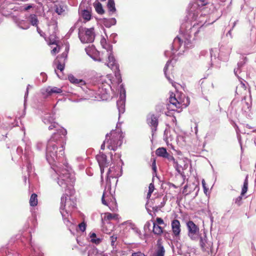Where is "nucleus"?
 Here are the masks:
<instances>
[{
    "label": "nucleus",
    "instance_id": "obj_3",
    "mask_svg": "<svg viewBox=\"0 0 256 256\" xmlns=\"http://www.w3.org/2000/svg\"><path fill=\"white\" fill-rule=\"evenodd\" d=\"M58 148L54 143L52 142L51 141H48L46 148L47 158L48 160L51 158V160L54 161L58 157L64 156V151L63 146L59 148L58 151Z\"/></svg>",
    "mask_w": 256,
    "mask_h": 256
},
{
    "label": "nucleus",
    "instance_id": "obj_33",
    "mask_svg": "<svg viewBox=\"0 0 256 256\" xmlns=\"http://www.w3.org/2000/svg\"><path fill=\"white\" fill-rule=\"evenodd\" d=\"M108 196L106 195V192H104L102 198V202L103 204L108 206Z\"/></svg>",
    "mask_w": 256,
    "mask_h": 256
},
{
    "label": "nucleus",
    "instance_id": "obj_52",
    "mask_svg": "<svg viewBox=\"0 0 256 256\" xmlns=\"http://www.w3.org/2000/svg\"><path fill=\"white\" fill-rule=\"evenodd\" d=\"M111 170H112V169H111V168H110L108 169V173H109V174L110 173V171H111Z\"/></svg>",
    "mask_w": 256,
    "mask_h": 256
},
{
    "label": "nucleus",
    "instance_id": "obj_39",
    "mask_svg": "<svg viewBox=\"0 0 256 256\" xmlns=\"http://www.w3.org/2000/svg\"><path fill=\"white\" fill-rule=\"evenodd\" d=\"M58 126V125L57 123L54 122L50 124V125L48 126L49 130H52L54 128H57Z\"/></svg>",
    "mask_w": 256,
    "mask_h": 256
},
{
    "label": "nucleus",
    "instance_id": "obj_2",
    "mask_svg": "<svg viewBox=\"0 0 256 256\" xmlns=\"http://www.w3.org/2000/svg\"><path fill=\"white\" fill-rule=\"evenodd\" d=\"M123 138L124 136L120 130H112L109 134L106 135L105 142L106 143L107 148L116 151L118 148L122 146Z\"/></svg>",
    "mask_w": 256,
    "mask_h": 256
},
{
    "label": "nucleus",
    "instance_id": "obj_21",
    "mask_svg": "<svg viewBox=\"0 0 256 256\" xmlns=\"http://www.w3.org/2000/svg\"><path fill=\"white\" fill-rule=\"evenodd\" d=\"M118 214H111L106 212L104 214V219L106 220H118Z\"/></svg>",
    "mask_w": 256,
    "mask_h": 256
},
{
    "label": "nucleus",
    "instance_id": "obj_5",
    "mask_svg": "<svg viewBox=\"0 0 256 256\" xmlns=\"http://www.w3.org/2000/svg\"><path fill=\"white\" fill-rule=\"evenodd\" d=\"M188 230V236L192 240H197L199 233L200 228L192 221L189 220L186 223Z\"/></svg>",
    "mask_w": 256,
    "mask_h": 256
},
{
    "label": "nucleus",
    "instance_id": "obj_35",
    "mask_svg": "<svg viewBox=\"0 0 256 256\" xmlns=\"http://www.w3.org/2000/svg\"><path fill=\"white\" fill-rule=\"evenodd\" d=\"M164 207V203L161 202V204L160 205H154V206H152V210L153 212L156 213L158 212L162 208Z\"/></svg>",
    "mask_w": 256,
    "mask_h": 256
},
{
    "label": "nucleus",
    "instance_id": "obj_11",
    "mask_svg": "<svg viewBox=\"0 0 256 256\" xmlns=\"http://www.w3.org/2000/svg\"><path fill=\"white\" fill-rule=\"evenodd\" d=\"M56 132H54L50 139L48 141H51L52 142H56L59 140L61 138V136H64L66 134V131L63 128L56 129Z\"/></svg>",
    "mask_w": 256,
    "mask_h": 256
},
{
    "label": "nucleus",
    "instance_id": "obj_43",
    "mask_svg": "<svg viewBox=\"0 0 256 256\" xmlns=\"http://www.w3.org/2000/svg\"><path fill=\"white\" fill-rule=\"evenodd\" d=\"M60 47L58 46H56L54 48L52 51H51V53L52 54H56V53H58L59 52H60Z\"/></svg>",
    "mask_w": 256,
    "mask_h": 256
},
{
    "label": "nucleus",
    "instance_id": "obj_25",
    "mask_svg": "<svg viewBox=\"0 0 256 256\" xmlns=\"http://www.w3.org/2000/svg\"><path fill=\"white\" fill-rule=\"evenodd\" d=\"M30 204L32 206H35L38 204V196L36 194H32L30 199Z\"/></svg>",
    "mask_w": 256,
    "mask_h": 256
},
{
    "label": "nucleus",
    "instance_id": "obj_16",
    "mask_svg": "<svg viewBox=\"0 0 256 256\" xmlns=\"http://www.w3.org/2000/svg\"><path fill=\"white\" fill-rule=\"evenodd\" d=\"M46 92L48 95L50 96L53 94H60L62 92V90L60 88L56 86H48L46 89Z\"/></svg>",
    "mask_w": 256,
    "mask_h": 256
},
{
    "label": "nucleus",
    "instance_id": "obj_4",
    "mask_svg": "<svg viewBox=\"0 0 256 256\" xmlns=\"http://www.w3.org/2000/svg\"><path fill=\"white\" fill-rule=\"evenodd\" d=\"M78 38L84 44L90 43L94 42L95 38L94 28H88L80 26L78 28Z\"/></svg>",
    "mask_w": 256,
    "mask_h": 256
},
{
    "label": "nucleus",
    "instance_id": "obj_19",
    "mask_svg": "<svg viewBox=\"0 0 256 256\" xmlns=\"http://www.w3.org/2000/svg\"><path fill=\"white\" fill-rule=\"evenodd\" d=\"M168 152L166 148L162 147L158 148L156 151V154L160 157L165 158Z\"/></svg>",
    "mask_w": 256,
    "mask_h": 256
},
{
    "label": "nucleus",
    "instance_id": "obj_32",
    "mask_svg": "<svg viewBox=\"0 0 256 256\" xmlns=\"http://www.w3.org/2000/svg\"><path fill=\"white\" fill-rule=\"evenodd\" d=\"M154 186L153 183H150L148 186V192L147 194V198L149 199L152 195V194L154 190Z\"/></svg>",
    "mask_w": 256,
    "mask_h": 256
},
{
    "label": "nucleus",
    "instance_id": "obj_24",
    "mask_svg": "<svg viewBox=\"0 0 256 256\" xmlns=\"http://www.w3.org/2000/svg\"><path fill=\"white\" fill-rule=\"evenodd\" d=\"M29 20L32 26H38V20L36 15L34 14H30L29 16Z\"/></svg>",
    "mask_w": 256,
    "mask_h": 256
},
{
    "label": "nucleus",
    "instance_id": "obj_41",
    "mask_svg": "<svg viewBox=\"0 0 256 256\" xmlns=\"http://www.w3.org/2000/svg\"><path fill=\"white\" fill-rule=\"evenodd\" d=\"M110 239L111 241V244L112 246H114V245L115 242L117 240V236H116L113 235L110 236Z\"/></svg>",
    "mask_w": 256,
    "mask_h": 256
},
{
    "label": "nucleus",
    "instance_id": "obj_47",
    "mask_svg": "<svg viewBox=\"0 0 256 256\" xmlns=\"http://www.w3.org/2000/svg\"><path fill=\"white\" fill-rule=\"evenodd\" d=\"M167 69H168V66H167V65H166L164 68V74H165V75H166V77L167 78L168 80H170V76H168Z\"/></svg>",
    "mask_w": 256,
    "mask_h": 256
},
{
    "label": "nucleus",
    "instance_id": "obj_30",
    "mask_svg": "<svg viewBox=\"0 0 256 256\" xmlns=\"http://www.w3.org/2000/svg\"><path fill=\"white\" fill-rule=\"evenodd\" d=\"M69 50L68 47L66 48L65 52H62L60 55H59L57 56L56 58L58 59H64V60L66 62L67 56H68V54Z\"/></svg>",
    "mask_w": 256,
    "mask_h": 256
},
{
    "label": "nucleus",
    "instance_id": "obj_18",
    "mask_svg": "<svg viewBox=\"0 0 256 256\" xmlns=\"http://www.w3.org/2000/svg\"><path fill=\"white\" fill-rule=\"evenodd\" d=\"M152 232L154 234L160 236L163 233L164 230L162 226L157 224L156 222H153Z\"/></svg>",
    "mask_w": 256,
    "mask_h": 256
},
{
    "label": "nucleus",
    "instance_id": "obj_49",
    "mask_svg": "<svg viewBox=\"0 0 256 256\" xmlns=\"http://www.w3.org/2000/svg\"><path fill=\"white\" fill-rule=\"evenodd\" d=\"M32 5H28L27 6L25 7L24 10L26 11L29 10L30 8H32Z\"/></svg>",
    "mask_w": 256,
    "mask_h": 256
},
{
    "label": "nucleus",
    "instance_id": "obj_6",
    "mask_svg": "<svg viewBox=\"0 0 256 256\" xmlns=\"http://www.w3.org/2000/svg\"><path fill=\"white\" fill-rule=\"evenodd\" d=\"M146 122L151 128L152 132L154 133L156 131L158 124V116L150 113L147 116Z\"/></svg>",
    "mask_w": 256,
    "mask_h": 256
},
{
    "label": "nucleus",
    "instance_id": "obj_28",
    "mask_svg": "<svg viewBox=\"0 0 256 256\" xmlns=\"http://www.w3.org/2000/svg\"><path fill=\"white\" fill-rule=\"evenodd\" d=\"M108 8L110 12H114L116 9L115 8V4L114 0H108Z\"/></svg>",
    "mask_w": 256,
    "mask_h": 256
},
{
    "label": "nucleus",
    "instance_id": "obj_37",
    "mask_svg": "<svg viewBox=\"0 0 256 256\" xmlns=\"http://www.w3.org/2000/svg\"><path fill=\"white\" fill-rule=\"evenodd\" d=\"M79 228L80 230L84 232L86 230V224L84 222H82L78 224Z\"/></svg>",
    "mask_w": 256,
    "mask_h": 256
},
{
    "label": "nucleus",
    "instance_id": "obj_27",
    "mask_svg": "<svg viewBox=\"0 0 256 256\" xmlns=\"http://www.w3.org/2000/svg\"><path fill=\"white\" fill-rule=\"evenodd\" d=\"M248 177H246L244 182L243 184V186L242 189V192L240 194L242 196H244L246 192L248 191Z\"/></svg>",
    "mask_w": 256,
    "mask_h": 256
},
{
    "label": "nucleus",
    "instance_id": "obj_44",
    "mask_svg": "<svg viewBox=\"0 0 256 256\" xmlns=\"http://www.w3.org/2000/svg\"><path fill=\"white\" fill-rule=\"evenodd\" d=\"M155 222L158 225H160L164 224V220L161 218H157Z\"/></svg>",
    "mask_w": 256,
    "mask_h": 256
},
{
    "label": "nucleus",
    "instance_id": "obj_20",
    "mask_svg": "<svg viewBox=\"0 0 256 256\" xmlns=\"http://www.w3.org/2000/svg\"><path fill=\"white\" fill-rule=\"evenodd\" d=\"M166 200L164 197L162 198V196H157L153 200V204L154 205H160L161 204V202L164 203V206L166 203Z\"/></svg>",
    "mask_w": 256,
    "mask_h": 256
},
{
    "label": "nucleus",
    "instance_id": "obj_51",
    "mask_svg": "<svg viewBox=\"0 0 256 256\" xmlns=\"http://www.w3.org/2000/svg\"><path fill=\"white\" fill-rule=\"evenodd\" d=\"M152 169L153 170L156 172V162L155 161L154 162L152 163Z\"/></svg>",
    "mask_w": 256,
    "mask_h": 256
},
{
    "label": "nucleus",
    "instance_id": "obj_22",
    "mask_svg": "<svg viewBox=\"0 0 256 256\" xmlns=\"http://www.w3.org/2000/svg\"><path fill=\"white\" fill-rule=\"evenodd\" d=\"M94 6L96 10V11L100 14H102L104 12V10L103 9L102 4L100 2L94 3Z\"/></svg>",
    "mask_w": 256,
    "mask_h": 256
},
{
    "label": "nucleus",
    "instance_id": "obj_38",
    "mask_svg": "<svg viewBox=\"0 0 256 256\" xmlns=\"http://www.w3.org/2000/svg\"><path fill=\"white\" fill-rule=\"evenodd\" d=\"M200 244L201 248L203 250H204L205 247H206L205 240H203V238L202 236L200 238Z\"/></svg>",
    "mask_w": 256,
    "mask_h": 256
},
{
    "label": "nucleus",
    "instance_id": "obj_54",
    "mask_svg": "<svg viewBox=\"0 0 256 256\" xmlns=\"http://www.w3.org/2000/svg\"><path fill=\"white\" fill-rule=\"evenodd\" d=\"M244 60H247V58H246V57H245V58H244Z\"/></svg>",
    "mask_w": 256,
    "mask_h": 256
},
{
    "label": "nucleus",
    "instance_id": "obj_12",
    "mask_svg": "<svg viewBox=\"0 0 256 256\" xmlns=\"http://www.w3.org/2000/svg\"><path fill=\"white\" fill-rule=\"evenodd\" d=\"M165 252V250L162 244V238H159L157 240L156 248L152 256H164Z\"/></svg>",
    "mask_w": 256,
    "mask_h": 256
},
{
    "label": "nucleus",
    "instance_id": "obj_23",
    "mask_svg": "<svg viewBox=\"0 0 256 256\" xmlns=\"http://www.w3.org/2000/svg\"><path fill=\"white\" fill-rule=\"evenodd\" d=\"M66 8V6L60 4H56L54 6V10L56 14L58 15H60L64 12Z\"/></svg>",
    "mask_w": 256,
    "mask_h": 256
},
{
    "label": "nucleus",
    "instance_id": "obj_42",
    "mask_svg": "<svg viewBox=\"0 0 256 256\" xmlns=\"http://www.w3.org/2000/svg\"><path fill=\"white\" fill-rule=\"evenodd\" d=\"M182 40L180 39V38L178 37V36H176V38H175L174 39V43L175 44H176V43H178V44L179 46H180L182 44Z\"/></svg>",
    "mask_w": 256,
    "mask_h": 256
},
{
    "label": "nucleus",
    "instance_id": "obj_29",
    "mask_svg": "<svg viewBox=\"0 0 256 256\" xmlns=\"http://www.w3.org/2000/svg\"><path fill=\"white\" fill-rule=\"evenodd\" d=\"M96 235L94 232L90 233V238H91V242L96 244H99L101 240L100 238H96Z\"/></svg>",
    "mask_w": 256,
    "mask_h": 256
},
{
    "label": "nucleus",
    "instance_id": "obj_26",
    "mask_svg": "<svg viewBox=\"0 0 256 256\" xmlns=\"http://www.w3.org/2000/svg\"><path fill=\"white\" fill-rule=\"evenodd\" d=\"M100 44L102 47L106 50L107 52L112 50V46L107 44L106 40L104 38H102L100 40Z\"/></svg>",
    "mask_w": 256,
    "mask_h": 256
},
{
    "label": "nucleus",
    "instance_id": "obj_14",
    "mask_svg": "<svg viewBox=\"0 0 256 256\" xmlns=\"http://www.w3.org/2000/svg\"><path fill=\"white\" fill-rule=\"evenodd\" d=\"M54 64L56 66L57 70L62 72L64 69L66 62L64 59H58L56 58L54 61Z\"/></svg>",
    "mask_w": 256,
    "mask_h": 256
},
{
    "label": "nucleus",
    "instance_id": "obj_13",
    "mask_svg": "<svg viewBox=\"0 0 256 256\" xmlns=\"http://www.w3.org/2000/svg\"><path fill=\"white\" fill-rule=\"evenodd\" d=\"M70 174L67 170H64L63 173H61L59 175L58 183L62 184L63 182L66 184H68L70 182Z\"/></svg>",
    "mask_w": 256,
    "mask_h": 256
},
{
    "label": "nucleus",
    "instance_id": "obj_34",
    "mask_svg": "<svg viewBox=\"0 0 256 256\" xmlns=\"http://www.w3.org/2000/svg\"><path fill=\"white\" fill-rule=\"evenodd\" d=\"M242 196H242L241 194L238 196V197H237L235 200H234V204L240 206L242 204Z\"/></svg>",
    "mask_w": 256,
    "mask_h": 256
},
{
    "label": "nucleus",
    "instance_id": "obj_36",
    "mask_svg": "<svg viewBox=\"0 0 256 256\" xmlns=\"http://www.w3.org/2000/svg\"><path fill=\"white\" fill-rule=\"evenodd\" d=\"M173 166L176 168V170L179 172L180 171V170L184 169L182 168V166L179 164L178 162L177 161H176L173 164Z\"/></svg>",
    "mask_w": 256,
    "mask_h": 256
},
{
    "label": "nucleus",
    "instance_id": "obj_15",
    "mask_svg": "<svg viewBox=\"0 0 256 256\" xmlns=\"http://www.w3.org/2000/svg\"><path fill=\"white\" fill-rule=\"evenodd\" d=\"M68 78L70 82L72 84H78L80 86H82L86 84V82L84 80L82 79L76 78L72 74L69 75Z\"/></svg>",
    "mask_w": 256,
    "mask_h": 256
},
{
    "label": "nucleus",
    "instance_id": "obj_50",
    "mask_svg": "<svg viewBox=\"0 0 256 256\" xmlns=\"http://www.w3.org/2000/svg\"><path fill=\"white\" fill-rule=\"evenodd\" d=\"M106 145V143L105 142V140L103 144L101 146V150H104L105 148V145Z\"/></svg>",
    "mask_w": 256,
    "mask_h": 256
},
{
    "label": "nucleus",
    "instance_id": "obj_53",
    "mask_svg": "<svg viewBox=\"0 0 256 256\" xmlns=\"http://www.w3.org/2000/svg\"><path fill=\"white\" fill-rule=\"evenodd\" d=\"M187 186H185L184 188V190H185Z\"/></svg>",
    "mask_w": 256,
    "mask_h": 256
},
{
    "label": "nucleus",
    "instance_id": "obj_7",
    "mask_svg": "<svg viewBox=\"0 0 256 256\" xmlns=\"http://www.w3.org/2000/svg\"><path fill=\"white\" fill-rule=\"evenodd\" d=\"M171 228L174 236L179 237L181 232V225L180 222L176 219L172 220L171 222Z\"/></svg>",
    "mask_w": 256,
    "mask_h": 256
},
{
    "label": "nucleus",
    "instance_id": "obj_48",
    "mask_svg": "<svg viewBox=\"0 0 256 256\" xmlns=\"http://www.w3.org/2000/svg\"><path fill=\"white\" fill-rule=\"evenodd\" d=\"M36 30H37V32H38V34H40L41 36H43V34H44L42 30L40 29V28L38 27V26H36Z\"/></svg>",
    "mask_w": 256,
    "mask_h": 256
},
{
    "label": "nucleus",
    "instance_id": "obj_17",
    "mask_svg": "<svg viewBox=\"0 0 256 256\" xmlns=\"http://www.w3.org/2000/svg\"><path fill=\"white\" fill-rule=\"evenodd\" d=\"M108 62L107 64V66L112 69L114 68V66H115L116 68L117 66L115 62L114 58L112 54V50L108 51Z\"/></svg>",
    "mask_w": 256,
    "mask_h": 256
},
{
    "label": "nucleus",
    "instance_id": "obj_40",
    "mask_svg": "<svg viewBox=\"0 0 256 256\" xmlns=\"http://www.w3.org/2000/svg\"><path fill=\"white\" fill-rule=\"evenodd\" d=\"M164 158H166L168 160H169L170 161H172L173 164L176 162L174 157L170 155L168 153L166 155V156Z\"/></svg>",
    "mask_w": 256,
    "mask_h": 256
},
{
    "label": "nucleus",
    "instance_id": "obj_31",
    "mask_svg": "<svg viewBox=\"0 0 256 256\" xmlns=\"http://www.w3.org/2000/svg\"><path fill=\"white\" fill-rule=\"evenodd\" d=\"M82 18L86 20H89L91 18V14L88 10H84L82 12Z\"/></svg>",
    "mask_w": 256,
    "mask_h": 256
},
{
    "label": "nucleus",
    "instance_id": "obj_9",
    "mask_svg": "<svg viewBox=\"0 0 256 256\" xmlns=\"http://www.w3.org/2000/svg\"><path fill=\"white\" fill-rule=\"evenodd\" d=\"M74 192V190L72 188H70L68 190H66L65 194L61 198V202L62 204L66 206L67 200H75L76 198L73 196Z\"/></svg>",
    "mask_w": 256,
    "mask_h": 256
},
{
    "label": "nucleus",
    "instance_id": "obj_56",
    "mask_svg": "<svg viewBox=\"0 0 256 256\" xmlns=\"http://www.w3.org/2000/svg\"><path fill=\"white\" fill-rule=\"evenodd\" d=\"M41 256H42V255Z\"/></svg>",
    "mask_w": 256,
    "mask_h": 256
},
{
    "label": "nucleus",
    "instance_id": "obj_8",
    "mask_svg": "<svg viewBox=\"0 0 256 256\" xmlns=\"http://www.w3.org/2000/svg\"><path fill=\"white\" fill-rule=\"evenodd\" d=\"M96 158L99 164L101 172L103 173L104 168L108 167L109 166V162L106 160V156L104 154H102L97 155Z\"/></svg>",
    "mask_w": 256,
    "mask_h": 256
},
{
    "label": "nucleus",
    "instance_id": "obj_10",
    "mask_svg": "<svg viewBox=\"0 0 256 256\" xmlns=\"http://www.w3.org/2000/svg\"><path fill=\"white\" fill-rule=\"evenodd\" d=\"M100 86H101L98 87V90L96 93L98 96H96L95 98H100L102 100H106L109 98L108 91L106 88L104 89L103 88L102 84H101Z\"/></svg>",
    "mask_w": 256,
    "mask_h": 256
},
{
    "label": "nucleus",
    "instance_id": "obj_55",
    "mask_svg": "<svg viewBox=\"0 0 256 256\" xmlns=\"http://www.w3.org/2000/svg\"><path fill=\"white\" fill-rule=\"evenodd\" d=\"M202 2H204V0H200Z\"/></svg>",
    "mask_w": 256,
    "mask_h": 256
},
{
    "label": "nucleus",
    "instance_id": "obj_46",
    "mask_svg": "<svg viewBox=\"0 0 256 256\" xmlns=\"http://www.w3.org/2000/svg\"><path fill=\"white\" fill-rule=\"evenodd\" d=\"M131 256H146V255L140 252H138L132 253Z\"/></svg>",
    "mask_w": 256,
    "mask_h": 256
},
{
    "label": "nucleus",
    "instance_id": "obj_1",
    "mask_svg": "<svg viewBox=\"0 0 256 256\" xmlns=\"http://www.w3.org/2000/svg\"><path fill=\"white\" fill-rule=\"evenodd\" d=\"M170 104L168 108H172V110L181 112L182 110L188 106L190 104V100L184 94L177 92L173 93L169 98Z\"/></svg>",
    "mask_w": 256,
    "mask_h": 256
},
{
    "label": "nucleus",
    "instance_id": "obj_45",
    "mask_svg": "<svg viewBox=\"0 0 256 256\" xmlns=\"http://www.w3.org/2000/svg\"><path fill=\"white\" fill-rule=\"evenodd\" d=\"M202 186H203V188H204V192L206 194L207 192H208V188H206V182L204 181V180H202Z\"/></svg>",
    "mask_w": 256,
    "mask_h": 256
}]
</instances>
